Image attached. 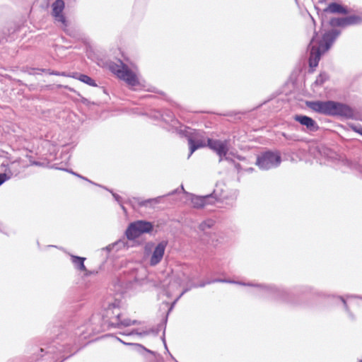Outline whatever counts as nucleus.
<instances>
[{
  "mask_svg": "<svg viewBox=\"0 0 362 362\" xmlns=\"http://www.w3.org/2000/svg\"><path fill=\"white\" fill-rule=\"evenodd\" d=\"M307 105L313 111L325 115L338 116L347 119L353 118L354 116L353 108L339 102L332 100L310 101L307 103Z\"/></svg>",
  "mask_w": 362,
  "mask_h": 362,
  "instance_id": "f257e3e1",
  "label": "nucleus"
},
{
  "mask_svg": "<svg viewBox=\"0 0 362 362\" xmlns=\"http://www.w3.org/2000/svg\"><path fill=\"white\" fill-rule=\"evenodd\" d=\"M339 35V31L333 29L325 33L322 37V40L316 45H315L316 35L313 37L310 44L309 45V65L310 67H316L318 65L322 53L327 52L331 47Z\"/></svg>",
  "mask_w": 362,
  "mask_h": 362,
  "instance_id": "f03ea898",
  "label": "nucleus"
},
{
  "mask_svg": "<svg viewBox=\"0 0 362 362\" xmlns=\"http://www.w3.org/2000/svg\"><path fill=\"white\" fill-rule=\"evenodd\" d=\"M103 317L105 321L108 322L110 326L117 328L139 324L137 320H131L128 318L122 319L121 311L118 303H114L108 305L105 310Z\"/></svg>",
  "mask_w": 362,
  "mask_h": 362,
  "instance_id": "7ed1b4c3",
  "label": "nucleus"
},
{
  "mask_svg": "<svg viewBox=\"0 0 362 362\" xmlns=\"http://www.w3.org/2000/svg\"><path fill=\"white\" fill-rule=\"evenodd\" d=\"M110 69L112 73L120 79L124 80L129 86H135L139 84L136 74L122 62L119 61V64H111Z\"/></svg>",
  "mask_w": 362,
  "mask_h": 362,
  "instance_id": "20e7f679",
  "label": "nucleus"
},
{
  "mask_svg": "<svg viewBox=\"0 0 362 362\" xmlns=\"http://www.w3.org/2000/svg\"><path fill=\"white\" fill-rule=\"evenodd\" d=\"M153 228V224L146 221H136L127 227L125 235L128 240H134L144 233H150Z\"/></svg>",
  "mask_w": 362,
  "mask_h": 362,
  "instance_id": "39448f33",
  "label": "nucleus"
},
{
  "mask_svg": "<svg viewBox=\"0 0 362 362\" xmlns=\"http://www.w3.org/2000/svg\"><path fill=\"white\" fill-rule=\"evenodd\" d=\"M281 162L279 153L268 151L257 156L256 164L262 170H269L279 166Z\"/></svg>",
  "mask_w": 362,
  "mask_h": 362,
  "instance_id": "423d86ee",
  "label": "nucleus"
},
{
  "mask_svg": "<svg viewBox=\"0 0 362 362\" xmlns=\"http://www.w3.org/2000/svg\"><path fill=\"white\" fill-rule=\"evenodd\" d=\"M168 245V242L162 240L156 245L154 246L153 243H148L146 246V251L148 250H152V253L149 259V264L151 266H156L158 264L165 254V251Z\"/></svg>",
  "mask_w": 362,
  "mask_h": 362,
  "instance_id": "0eeeda50",
  "label": "nucleus"
},
{
  "mask_svg": "<svg viewBox=\"0 0 362 362\" xmlns=\"http://www.w3.org/2000/svg\"><path fill=\"white\" fill-rule=\"evenodd\" d=\"M188 144L190 151L188 156L189 157L198 148L207 146V139L204 136V133L202 131H194L188 137Z\"/></svg>",
  "mask_w": 362,
  "mask_h": 362,
  "instance_id": "6e6552de",
  "label": "nucleus"
},
{
  "mask_svg": "<svg viewBox=\"0 0 362 362\" xmlns=\"http://www.w3.org/2000/svg\"><path fill=\"white\" fill-rule=\"evenodd\" d=\"M52 15L55 20L58 22L62 23V28L69 35H71L69 30L68 29V24L66 18L63 15L62 12L64 8V2L63 0H56L52 4Z\"/></svg>",
  "mask_w": 362,
  "mask_h": 362,
  "instance_id": "1a4fd4ad",
  "label": "nucleus"
},
{
  "mask_svg": "<svg viewBox=\"0 0 362 362\" xmlns=\"http://www.w3.org/2000/svg\"><path fill=\"white\" fill-rule=\"evenodd\" d=\"M207 146L215 151L219 156V162L223 160L229 150L228 142L218 139H207Z\"/></svg>",
  "mask_w": 362,
  "mask_h": 362,
  "instance_id": "9d476101",
  "label": "nucleus"
},
{
  "mask_svg": "<svg viewBox=\"0 0 362 362\" xmlns=\"http://www.w3.org/2000/svg\"><path fill=\"white\" fill-rule=\"evenodd\" d=\"M294 120L299 122L301 125L306 127L310 132H315L319 129L316 122L311 117L303 115H296L294 116Z\"/></svg>",
  "mask_w": 362,
  "mask_h": 362,
  "instance_id": "9b49d317",
  "label": "nucleus"
},
{
  "mask_svg": "<svg viewBox=\"0 0 362 362\" xmlns=\"http://www.w3.org/2000/svg\"><path fill=\"white\" fill-rule=\"evenodd\" d=\"M191 202L194 208H202L207 204H214L215 199L211 194L203 197L194 196L192 197Z\"/></svg>",
  "mask_w": 362,
  "mask_h": 362,
  "instance_id": "f8f14e48",
  "label": "nucleus"
},
{
  "mask_svg": "<svg viewBox=\"0 0 362 362\" xmlns=\"http://www.w3.org/2000/svg\"><path fill=\"white\" fill-rule=\"evenodd\" d=\"M324 13L346 14L347 13V10L337 3H331L324 9Z\"/></svg>",
  "mask_w": 362,
  "mask_h": 362,
  "instance_id": "ddd939ff",
  "label": "nucleus"
},
{
  "mask_svg": "<svg viewBox=\"0 0 362 362\" xmlns=\"http://www.w3.org/2000/svg\"><path fill=\"white\" fill-rule=\"evenodd\" d=\"M362 19L358 16H349L342 18L344 27L351 25H356L361 22Z\"/></svg>",
  "mask_w": 362,
  "mask_h": 362,
  "instance_id": "4468645a",
  "label": "nucleus"
},
{
  "mask_svg": "<svg viewBox=\"0 0 362 362\" xmlns=\"http://www.w3.org/2000/svg\"><path fill=\"white\" fill-rule=\"evenodd\" d=\"M71 257L72 263L77 269L80 271H86V268L84 265L86 258L75 255H71Z\"/></svg>",
  "mask_w": 362,
  "mask_h": 362,
  "instance_id": "2eb2a0df",
  "label": "nucleus"
},
{
  "mask_svg": "<svg viewBox=\"0 0 362 362\" xmlns=\"http://www.w3.org/2000/svg\"><path fill=\"white\" fill-rule=\"evenodd\" d=\"M62 346H60L59 347H57L55 345H50L46 348V350L41 348L40 351L44 352L45 351L47 354L51 355L52 357L54 358H55L57 355V352H60L62 351Z\"/></svg>",
  "mask_w": 362,
  "mask_h": 362,
  "instance_id": "dca6fc26",
  "label": "nucleus"
},
{
  "mask_svg": "<svg viewBox=\"0 0 362 362\" xmlns=\"http://www.w3.org/2000/svg\"><path fill=\"white\" fill-rule=\"evenodd\" d=\"M267 291L269 292L274 293L275 296L280 297L284 300H286V296L288 295L287 292L284 290H279L275 287H267Z\"/></svg>",
  "mask_w": 362,
  "mask_h": 362,
  "instance_id": "f3484780",
  "label": "nucleus"
},
{
  "mask_svg": "<svg viewBox=\"0 0 362 362\" xmlns=\"http://www.w3.org/2000/svg\"><path fill=\"white\" fill-rule=\"evenodd\" d=\"M161 199V197H158L156 198H153V199H146V200H141L140 199H135L139 205L141 206H147L148 204H158L160 202V199Z\"/></svg>",
  "mask_w": 362,
  "mask_h": 362,
  "instance_id": "a211bd4d",
  "label": "nucleus"
},
{
  "mask_svg": "<svg viewBox=\"0 0 362 362\" xmlns=\"http://www.w3.org/2000/svg\"><path fill=\"white\" fill-rule=\"evenodd\" d=\"M78 79L90 86H93V87L97 86V84L95 83V81L87 75L80 74Z\"/></svg>",
  "mask_w": 362,
  "mask_h": 362,
  "instance_id": "6ab92c4d",
  "label": "nucleus"
},
{
  "mask_svg": "<svg viewBox=\"0 0 362 362\" xmlns=\"http://www.w3.org/2000/svg\"><path fill=\"white\" fill-rule=\"evenodd\" d=\"M215 282L236 283L235 281H228V280H226V279H213L211 281H203V282H202L199 285H194V287H199H199H204V286H205L207 284H210L211 283H215Z\"/></svg>",
  "mask_w": 362,
  "mask_h": 362,
  "instance_id": "aec40b11",
  "label": "nucleus"
},
{
  "mask_svg": "<svg viewBox=\"0 0 362 362\" xmlns=\"http://www.w3.org/2000/svg\"><path fill=\"white\" fill-rule=\"evenodd\" d=\"M214 225V221L212 219H208L199 225L200 230L205 231L206 229L211 228Z\"/></svg>",
  "mask_w": 362,
  "mask_h": 362,
  "instance_id": "412c9836",
  "label": "nucleus"
},
{
  "mask_svg": "<svg viewBox=\"0 0 362 362\" xmlns=\"http://www.w3.org/2000/svg\"><path fill=\"white\" fill-rule=\"evenodd\" d=\"M329 24L332 26H340L344 27L342 18H333L330 19Z\"/></svg>",
  "mask_w": 362,
  "mask_h": 362,
  "instance_id": "4be33fe9",
  "label": "nucleus"
},
{
  "mask_svg": "<svg viewBox=\"0 0 362 362\" xmlns=\"http://www.w3.org/2000/svg\"><path fill=\"white\" fill-rule=\"evenodd\" d=\"M117 339H118L119 341H121L122 343H123V344H126V345L135 346L138 347V348H139V349H143V350H144L145 351L148 352V353H150V354H154L152 351H151V350H148V349H146L144 346H143L142 345H141V344H134V343H126V342L123 341L122 340L119 339V338H117Z\"/></svg>",
  "mask_w": 362,
  "mask_h": 362,
  "instance_id": "5701e85b",
  "label": "nucleus"
},
{
  "mask_svg": "<svg viewBox=\"0 0 362 362\" xmlns=\"http://www.w3.org/2000/svg\"><path fill=\"white\" fill-rule=\"evenodd\" d=\"M327 75L325 74H320L316 78L315 83L316 85H322L327 80Z\"/></svg>",
  "mask_w": 362,
  "mask_h": 362,
  "instance_id": "b1692460",
  "label": "nucleus"
},
{
  "mask_svg": "<svg viewBox=\"0 0 362 362\" xmlns=\"http://www.w3.org/2000/svg\"><path fill=\"white\" fill-rule=\"evenodd\" d=\"M114 246H117L118 248H121L122 247H125V240H119L115 243H114L112 245H109L107 249L110 250L111 247H113Z\"/></svg>",
  "mask_w": 362,
  "mask_h": 362,
  "instance_id": "393cba45",
  "label": "nucleus"
},
{
  "mask_svg": "<svg viewBox=\"0 0 362 362\" xmlns=\"http://www.w3.org/2000/svg\"><path fill=\"white\" fill-rule=\"evenodd\" d=\"M148 334L147 332H139L137 329H133L131 332L129 333H124V334L126 335H132V334H137V335H146Z\"/></svg>",
  "mask_w": 362,
  "mask_h": 362,
  "instance_id": "a878e982",
  "label": "nucleus"
},
{
  "mask_svg": "<svg viewBox=\"0 0 362 362\" xmlns=\"http://www.w3.org/2000/svg\"><path fill=\"white\" fill-rule=\"evenodd\" d=\"M10 178L6 173H0V186Z\"/></svg>",
  "mask_w": 362,
  "mask_h": 362,
  "instance_id": "bb28decb",
  "label": "nucleus"
},
{
  "mask_svg": "<svg viewBox=\"0 0 362 362\" xmlns=\"http://www.w3.org/2000/svg\"><path fill=\"white\" fill-rule=\"evenodd\" d=\"M112 196L115 198V199L120 204L122 203V198L119 195L112 193Z\"/></svg>",
  "mask_w": 362,
  "mask_h": 362,
  "instance_id": "cd10ccee",
  "label": "nucleus"
},
{
  "mask_svg": "<svg viewBox=\"0 0 362 362\" xmlns=\"http://www.w3.org/2000/svg\"><path fill=\"white\" fill-rule=\"evenodd\" d=\"M353 129L356 132H357V133L360 134L361 135H362V127H353Z\"/></svg>",
  "mask_w": 362,
  "mask_h": 362,
  "instance_id": "c85d7f7f",
  "label": "nucleus"
},
{
  "mask_svg": "<svg viewBox=\"0 0 362 362\" xmlns=\"http://www.w3.org/2000/svg\"><path fill=\"white\" fill-rule=\"evenodd\" d=\"M50 74L56 75V76H66L64 72L60 73L58 71H52L50 73Z\"/></svg>",
  "mask_w": 362,
  "mask_h": 362,
  "instance_id": "c756f323",
  "label": "nucleus"
},
{
  "mask_svg": "<svg viewBox=\"0 0 362 362\" xmlns=\"http://www.w3.org/2000/svg\"><path fill=\"white\" fill-rule=\"evenodd\" d=\"M31 165L41 166L42 164L38 161H30Z\"/></svg>",
  "mask_w": 362,
  "mask_h": 362,
  "instance_id": "7c9ffc66",
  "label": "nucleus"
},
{
  "mask_svg": "<svg viewBox=\"0 0 362 362\" xmlns=\"http://www.w3.org/2000/svg\"><path fill=\"white\" fill-rule=\"evenodd\" d=\"M69 172H70L71 173H72L73 175H76V176L78 177H81V178H82V179H83V180H87L86 178H85L84 177H83V176H81V175H78V174H77V173H74V172H73V171H69Z\"/></svg>",
  "mask_w": 362,
  "mask_h": 362,
  "instance_id": "2f4dec72",
  "label": "nucleus"
},
{
  "mask_svg": "<svg viewBox=\"0 0 362 362\" xmlns=\"http://www.w3.org/2000/svg\"><path fill=\"white\" fill-rule=\"evenodd\" d=\"M120 206H121V208H122V209L123 210V211H124V213H127V209H126V208L123 206L122 203H121V204H120Z\"/></svg>",
  "mask_w": 362,
  "mask_h": 362,
  "instance_id": "473e14b6",
  "label": "nucleus"
},
{
  "mask_svg": "<svg viewBox=\"0 0 362 362\" xmlns=\"http://www.w3.org/2000/svg\"><path fill=\"white\" fill-rule=\"evenodd\" d=\"M188 291V288L185 289V290L181 293V294L180 295V296L178 297V298H180V297H181V296H182V295H183L186 291Z\"/></svg>",
  "mask_w": 362,
  "mask_h": 362,
  "instance_id": "72a5a7b5",
  "label": "nucleus"
},
{
  "mask_svg": "<svg viewBox=\"0 0 362 362\" xmlns=\"http://www.w3.org/2000/svg\"><path fill=\"white\" fill-rule=\"evenodd\" d=\"M340 300L344 303L345 307L346 308V300L342 297H340Z\"/></svg>",
  "mask_w": 362,
  "mask_h": 362,
  "instance_id": "f704fd0d",
  "label": "nucleus"
},
{
  "mask_svg": "<svg viewBox=\"0 0 362 362\" xmlns=\"http://www.w3.org/2000/svg\"><path fill=\"white\" fill-rule=\"evenodd\" d=\"M163 341L164 342L165 346L166 347V344H165V337H163Z\"/></svg>",
  "mask_w": 362,
  "mask_h": 362,
  "instance_id": "c9c22d12",
  "label": "nucleus"
},
{
  "mask_svg": "<svg viewBox=\"0 0 362 362\" xmlns=\"http://www.w3.org/2000/svg\"><path fill=\"white\" fill-rule=\"evenodd\" d=\"M359 362H362V360H361Z\"/></svg>",
  "mask_w": 362,
  "mask_h": 362,
  "instance_id": "e433bc0d",
  "label": "nucleus"
}]
</instances>
